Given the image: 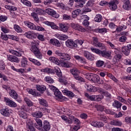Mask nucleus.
I'll return each instance as SVG.
<instances>
[{
    "label": "nucleus",
    "mask_w": 131,
    "mask_h": 131,
    "mask_svg": "<svg viewBox=\"0 0 131 131\" xmlns=\"http://www.w3.org/2000/svg\"><path fill=\"white\" fill-rule=\"evenodd\" d=\"M83 55L88 60H90V61H94L95 60V57L93 56V54L89 51H84Z\"/></svg>",
    "instance_id": "412c9836"
},
{
    "label": "nucleus",
    "mask_w": 131,
    "mask_h": 131,
    "mask_svg": "<svg viewBox=\"0 0 131 131\" xmlns=\"http://www.w3.org/2000/svg\"><path fill=\"white\" fill-rule=\"evenodd\" d=\"M95 107L98 111H103L104 110V106L103 105L96 104L95 105Z\"/></svg>",
    "instance_id": "052dcab7"
},
{
    "label": "nucleus",
    "mask_w": 131,
    "mask_h": 131,
    "mask_svg": "<svg viewBox=\"0 0 131 131\" xmlns=\"http://www.w3.org/2000/svg\"><path fill=\"white\" fill-rule=\"evenodd\" d=\"M54 71L58 77H62V72H61V70L58 67H54Z\"/></svg>",
    "instance_id": "37998d69"
},
{
    "label": "nucleus",
    "mask_w": 131,
    "mask_h": 131,
    "mask_svg": "<svg viewBox=\"0 0 131 131\" xmlns=\"http://www.w3.org/2000/svg\"><path fill=\"white\" fill-rule=\"evenodd\" d=\"M60 65L62 67H65L66 68H71V67H73V64L70 62H62L60 63Z\"/></svg>",
    "instance_id": "f704fd0d"
},
{
    "label": "nucleus",
    "mask_w": 131,
    "mask_h": 131,
    "mask_svg": "<svg viewBox=\"0 0 131 131\" xmlns=\"http://www.w3.org/2000/svg\"><path fill=\"white\" fill-rule=\"evenodd\" d=\"M4 101L6 105H8L9 107H13V108H16V107H17V104L13 101L11 100L9 98L5 97Z\"/></svg>",
    "instance_id": "2eb2a0df"
},
{
    "label": "nucleus",
    "mask_w": 131,
    "mask_h": 131,
    "mask_svg": "<svg viewBox=\"0 0 131 131\" xmlns=\"http://www.w3.org/2000/svg\"><path fill=\"white\" fill-rule=\"evenodd\" d=\"M80 12L81 10L79 9L74 10L72 13V18H76V17L79 15V13H80Z\"/></svg>",
    "instance_id": "79ce46f5"
},
{
    "label": "nucleus",
    "mask_w": 131,
    "mask_h": 131,
    "mask_svg": "<svg viewBox=\"0 0 131 131\" xmlns=\"http://www.w3.org/2000/svg\"><path fill=\"white\" fill-rule=\"evenodd\" d=\"M45 24L48 26H51L52 29H59V27L56 25L54 23L46 21L45 22Z\"/></svg>",
    "instance_id": "4c0bfd02"
},
{
    "label": "nucleus",
    "mask_w": 131,
    "mask_h": 131,
    "mask_svg": "<svg viewBox=\"0 0 131 131\" xmlns=\"http://www.w3.org/2000/svg\"><path fill=\"white\" fill-rule=\"evenodd\" d=\"M122 52L125 56H128L129 53H130V50H129L127 46H123L122 47Z\"/></svg>",
    "instance_id": "2f4dec72"
},
{
    "label": "nucleus",
    "mask_w": 131,
    "mask_h": 131,
    "mask_svg": "<svg viewBox=\"0 0 131 131\" xmlns=\"http://www.w3.org/2000/svg\"><path fill=\"white\" fill-rule=\"evenodd\" d=\"M36 89L37 91H38L40 92V93H43L46 90H47V87L43 85H36Z\"/></svg>",
    "instance_id": "7c9ffc66"
},
{
    "label": "nucleus",
    "mask_w": 131,
    "mask_h": 131,
    "mask_svg": "<svg viewBox=\"0 0 131 131\" xmlns=\"http://www.w3.org/2000/svg\"><path fill=\"white\" fill-rule=\"evenodd\" d=\"M36 37L40 41H45L46 40V38H45V36H43V35H42V34H39L37 33Z\"/></svg>",
    "instance_id": "864d4df0"
},
{
    "label": "nucleus",
    "mask_w": 131,
    "mask_h": 131,
    "mask_svg": "<svg viewBox=\"0 0 131 131\" xmlns=\"http://www.w3.org/2000/svg\"><path fill=\"white\" fill-rule=\"evenodd\" d=\"M70 72L72 75H73L74 78L76 80H79V81H81L82 82H84V79L82 77L79 76V71L77 69H72L70 70Z\"/></svg>",
    "instance_id": "7ed1b4c3"
},
{
    "label": "nucleus",
    "mask_w": 131,
    "mask_h": 131,
    "mask_svg": "<svg viewBox=\"0 0 131 131\" xmlns=\"http://www.w3.org/2000/svg\"><path fill=\"white\" fill-rule=\"evenodd\" d=\"M45 80L46 82H48V83H53L54 82V80H53V79L50 76H47L45 78Z\"/></svg>",
    "instance_id": "13d9d810"
},
{
    "label": "nucleus",
    "mask_w": 131,
    "mask_h": 131,
    "mask_svg": "<svg viewBox=\"0 0 131 131\" xmlns=\"http://www.w3.org/2000/svg\"><path fill=\"white\" fill-rule=\"evenodd\" d=\"M74 58H75L76 60H77L79 61V62H80V63H82V64H86V60L84 58L82 57H80L78 55H75L74 56Z\"/></svg>",
    "instance_id": "c756f323"
},
{
    "label": "nucleus",
    "mask_w": 131,
    "mask_h": 131,
    "mask_svg": "<svg viewBox=\"0 0 131 131\" xmlns=\"http://www.w3.org/2000/svg\"><path fill=\"white\" fill-rule=\"evenodd\" d=\"M24 101L25 102L28 107H32L34 106V103L28 98V97H24Z\"/></svg>",
    "instance_id": "72a5a7b5"
},
{
    "label": "nucleus",
    "mask_w": 131,
    "mask_h": 131,
    "mask_svg": "<svg viewBox=\"0 0 131 131\" xmlns=\"http://www.w3.org/2000/svg\"><path fill=\"white\" fill-rule=\"evenodd\" d=\"M125 29H126V26L122 25L116 29V31H117V32H120V31H122V30H124Z\"/></svg>",
    "instance_id": "5fc2aeb1"
},
{
    "label": "nucleus",
    "mask_w": 131,
    "mask_h": 131,
    "mask_svg": "<svg viewBox=\"0 0 131 131\" xmlns=\"http://www.w3.org/2000/svg\"><path fill=\"white\" fill-rule=\"evenodd\" d=\"M49 60L50 62L54 63V64H56V65H60V61H59V59L55 57H49Z\"/></svg>",
    "instance_id": "c9c22d12"
},
{
    "label": "nucleus",
    "mask_w": 131,
    "mask_h": 131,
    "mask_svg": "<svg viewBox=\"0 0 131 131\" xmlns=\"http://www.w3.org/2000/svg\"><path fill=\"white\" fill-rule=\"evenodd\" d=\"M85 97L88 98L90 101H94L95 102H99V101H101L103 98V96L101 95H90L89 94L86 93L85 94Z\"/></svg>",
    "instance_id": "423d86ee"
},
{
    "label": "nucleus",
    "mask_w": 131,
    "mask_h": 131,
    "mask_svg": "<svg viewBox=\"0 0 131 131\" xmlns=\"http://www.w3.org/2000/svg\"><path fill=\"white\" fill-rule=\"evenodd\" d=\"M35 30H37L38 31H45V28L42 27L37 26L36 27Z\"/></svg>",
    "instance_id": "774afa93"
},
{
    "label": "nucleus",
    "mask_w": 131,
    "mask_h": 131,
    "mask_svg": "<svg viewBox=\"0 0 131 131\" xmlns=\"http://www.w3.org/2000/svg\"><path fill=\"white\" fill-rule=\"evenodd\" d=\"M14 29L15 30V31L16 32H17L18 33H21L23 31V30H22L21 27H20V26H19L17 25H14Z\"/></svg>",
    "instance_id": "c03bdc74"
},
{
    "label": "nucleus",
    "mask_w": 131,
    "mask_h": 131,
    "mask_svg": "<svg viewBox=\"0 0 131 131\" xmlns=\"http://www.w3.org/2000/svg\"><path fill=\"white\" fill-rule=\"evenodd\" d=\"M51 129V125L50 124V122L48 121H43V125L40 128V131H49Z\"/></svg>",
    "instance_id": "dca6fc26"
},
{
    "label": "nucleus",
    "mask_w": 131,
    "mask_h": 131,
    "mask_svg": "<svg viewBox=\"0 0 131 131\" xmlns=\"http://www.w3.org/2000/svg\"><path fill=\"white\" fill-rule=\"evenodd\" d=\"M41 72H46V73H48V74H55V70L49 68L41 69Z\"/></svg>",
    "instance_id": "cd10ccee"
},
{
    "label": "nucleus",
    "mask_w": 131,
    "mask_h": 131,
    "mask_svg": "<svg viewBox=\"0 0 131 131\" xmlns=\"http://www.w3.org/2000/svg\"><path fill=\"white\" fill-rule=\"evenodd\" d=\"M70 26L71 27H72V28H73V29H74L75 30H77L78 31H80V32H85V31H86V30H85L84 28L74 23H72L70 24Z\"/></svg>",
    "instance_id": "1a4fd4ad"
},
{
    "label": "nucleus",
    "mask_w": 131,
    "mask_h": 131,
    "mask_svg": "<svg viewBox=\"0 0 131 131\" xmlns=\"http://www.w3.org/2000/svg\"><path fill=\"white\" fill-rule=\"evenodd\" d=\"M50 43H52V45H53V46H55L56 47H61V43H60V41L57 39H50Z\"/></svg>",
    "instance_id": "c85d7f7f"
},
{
    "label": "nucleus",
    "mask_w": 131,
    "mask_h": 131,
    "mask_svg": "<svg viewBox=\"0 0 131 131\" xmlns=\"http://www.w3.org/2000/svg\"><path fill=\"white\" fill-rule=\"evenodd\" d=\"M1 30L4 32V33H9L10 32V30L7 27L1 26Z\"/></svg>",
    "instance_id": "4d7b16f0"
},
{
    "label": "nucleus",
    "mask_w": 131,
    "mask_h": 131,
    "mask_svg": "<svg viewBox=\"0 0 131 131\" xmlns=\"http://www.w3.org/2000/svg\"><path fill=\"white\" fill-rule=\"evenodd\" d=\"M55 55L59 57L62 60L69 61L71 59V56L67 53H62L59 50L55 51Z\"/></svg>",
    "instance_id": "39448f33"
},
{
    "label": "nucleus",
    "mask_w": 131,
    "mask_h": 131,
    "mask_svg": "<svg viewBox=\"0 0 131 131\" xmlns=\"http://www.w3.org/2000/svg\"><path fill=\"white\" fill-rule=\"evenodd\" d=\"M31 115L33 117H35V118H41L43 114L41 112L36 111L35 112L32 113Z\"/></svg>",
    "instance_id": "bb28decb"
},
{
    "label": "nucleus",
    "mask_w": 131,
    "mask_h": 131,
    "mask_svg": "<svg viewBox=\"0 0 131 131\" xmlns=\"http://www.w3.org/2000/svg\"><path fill=\"white\" fill-rule=\"evenodd\" d=\"M62 93L63 94H64V95L68 96V97H71V98H73V97L75 96L74 94L72 92L69 91L67 89H64L63 90Z\"/></svg>",
    "instance_id": "e433bc0d"
},
{
    "label": "nucleus",
    "mask_w": 131,
    "mask_h": 131,
    "mask_svg": "<svg viewBox=\"0 0 131 131\" xmlns=\"http://www.w3.org/2000/svg\"><path fill=\"white\" fill-rule=\"evenodd\" d=\"M126 41V37L125 36H122L119 38V41L120 42H125Z\"/></svg>",
    "instance_id": "0e129e2a"
},
{
    "label": "nucleus",
    "mask_w": 131,
    "mask_h": 131,
    "mask_svg": "<svg viewBox=\"0 0 131 131\" xmlns=\"http://www.w3.org/2000/svg\"><path fill=\"white\" fill-rule=\"evenodd\" d=\"M9 94L12 99H14V100L18 99V94H17V92L15 90L11 89L9 91Z\"/></svg>",
    "instance_id": "b1692460"
},
{
    "label": "nucleus",
    "mask_w": 131,
    "mask_h": 131,
    "mask_svg": "<svg viewBox=\"0 0 131 131\" xmlns=\"http://www.w3.org/2000/svg\"><path fill=\"white\" fill-rule=\"evenodd\" d=\"M94 46L95 47H98V48H99L101 50H105L106 49L105 45L100 42H97V43H95V45Z\"/></svg>",
    "instance_id": "a18cd8bd"
},
{
    "label": "nucleus",
    "mask_w": 131,
    "mask_h": 131,
    "mask_svg": "<svg viewBox=\"0 0 131 131\" xmlns=\"http://www.w3.org/2000/svg\"><path fill=\"white\" fill-rule=\"evenodd\" d=\"M55 37H57L60 40H66L67 38H68V36L65 34H60L59 33H57L55 34Z\"/></svg>",
    "instance_id": "393cba45"
},
{
    "label": "nucleus",
    "mask_w": 131,
    "mask_h": 131,
    "mask_svg": "<svg viewBox=\"0 0 131 131\" xmlns=\"http://www.w3.org/2000/svg\"><path fill=\"white\" fill-rule=\"evenodd\" d=\"M91 51H92L93 53H95V54H97V55L101 56V57L105 58L106 59H111L112 58V56H111L112 52L111 51H107L106 50L101 51L94 47L91 48Z\"/></svg>",
    "instance_id": "f257e3e1"
},
{
    "label": "nucleus",
    "mask_w": 131,
    "mask_h": 131,
    "mask_svg": "<svg viewBox=\"0 0 131 131\" xmlns=\"http://www.w3.org/2000/svg\"><path fill=\"white\" fill-rule=\"evenodd\" d=\"M19 115L20 117L23 118L24 119H27L28 118V115L25 112L21 111L19 113Z\"/></svg>",
    "instance_id": "de8ad7c7"
},
{
    "label": "nucleus",
    "mask_w": 131,
    "mask_h": 131,
    "mask_svg": "<svg viewBox=\"0 0 131 131\" xmlns=\"http://www.w3.org/2000/svg\"><path fill=\"white\" fill-rule=\"evenodd\" d=\"M117 100L120 101V102H122V103H124V104H127V101L120 96L117 97Z\"/></svg>",
    "instance_id": "e2e57ef3"
},
{
    "label": "nucleus",
    "mask_w": 131,
    "mask_h": 131,
    "mask_svg": "<svg viewBox=\"0 0 131 131\" xmlns=\"http://www.w3.org/2000/svg\"><path fill=\"white\" fill-rule=\"evenodd\" d=\"M95 22L100 23L102 21V15L101 14H97L94 18Z\"/></svg>",
    "instance_id": "09e8293b"
},
{
    "label": "nucleus",
    "mask_w": 131,
    "mask_h": 131,
    "mask_svg": "<svg viewBox=\"0 0 131 131\" xmlns=\"http://www.w3.org/2000/svg\"><path fill=\"white\" fill-rule=\"evenodd\" d=\"M54 95L55 96L56 100H61L63 99V96H62V93L59 91V90H57L55 92H54Z\"/></svg>",
    "instance_id": "a878e982"
},
{
    "label": "nucleus",
    "mask_w": 131,
    "mask_h": 131,
    "mask_svg": "<svg viewBox=\"0 0 131 131\" xmlns=\"http://www.w3.org/2000/svg\"><path fill=\"white\" fill-rule=\"evenodd\" d=\"M6 9L9 11H17V7L13 6L6 5L5 6Z\"/></svg>",
    "instance_id": "8fccbe9b"
},
{
    "label": "nucleus",
    "mask_w": 131,
    "mask_h": 131,
    "mask_svg": "<svg viewBox=\"0 0 131 131\" xmlns=\"http://www.w3.org/2000/svg\"><path fill=\"white\" fill-rule=\"evenodd\" d=\"M84 77L89 80L92 81V82H99V80H100V78L98 76H94L93 74L90 73L85 74Z\"/></svg>",
    "instance_id": "0eeeda50"
},
{
    "label": "nucleus",
    "mask_w": 131,
    "mask_h": 131,
    "mask_svg": "<svg viewBox=\"0 0 131 131\" xmlns=\"http://www.w3.org/2000/svg\"><path fill=\"white\" fill-rule=\"evenodd\" d=\"M66 45L69 48H77V44L75 43L73 40L68 39L66 42Z\"/></svg>",
    "instance_id": "aec40b11"
},
{
    "label": "nucleus",
    "mask_w": 131,
    "mask_h": 131,
    "mask_svg": "<svg viewBox=\"0 0 131 131\" xmlns=\"http://www.w3.org/2000/svg\"><path fill=\"white\" fill-rule=\"evenodd\" d=\"M24 35L27 38H29L30 39H33V38H36V36H37V33L33 31H29L25 33Z\"/></svg>",
    "instance_id": "ddd939ff"
},
{
    "label": "nucleus",
    "mask_w": 131,
    "mask_h": 131,
    "mask_svg": "<svg viewBox=\"0 0 131 131\" xmlns=\"http://www.w3.org/2000/svg\"><path fill=\"white\" fill-rule=\"evenodd\" d=\"M35 12L31 13V16L33 17L34 21L37 23L39 22V19L38 18V16H37V14L38 15H43L45 14V11L40 8H36L35 9Z\"/></svg>",
    "instance_id": "f03ea898"
},
{
    "label": "nucleus",
    "mask_w": 131,
    "mask_h": 131,
    "mask_svg": "<svg viewBox=\"0 0 131 131\" xmlns=\"http://www.w3.org/2000/svg\"><path fill=\"white\" fill-rule=\"evenodd\" d=\"M111 124L113 125H116L117 126H121L122 124V123L119 121L113 120L111 122Z\"/></svg>",
    "instance_id": "603ef678"
},
{
    "label": "nucleus",
    "mask_w": 131,
    "mask_h": 131,
    "mask_svg": "<svg viewBox=\"0 0 131 131\" xmlns=\"http://www.w3.org/2000/svg\"><path fill=\"white\" fill-rule=\"evenodd\" d=\"M9 52L10 54L16 56V57H21L22 54H24V51L20 48H17L16 50L13 49H9Z\"/></svg>",
    "instance_id": "6e6552de"
},
{
    "label": "nucleus",
    "mask_w": 131,
    "mask_h": 131,
    "mask_svg": "<svg viewBox=\"0 0 131 131\" xmlns=\"http://www.w3.org/2000/svg\"><path fill=\"white\" fill-rule=\"evenodd\" d=\"M7 60L10 62H14V63H19L20 62V59L14 55H7Z\"/></svg>",
    "instance_id": "6ab92c4d"
},
{
    "label": "nucleus",
    "mask_w": 131,
    "mask_h": 131,
    "mask_svg": "<svg viewBox=\"0 0 131 131\" xmlns=\"http://www.w3.org/2000/svg\"><path fill=\"white\" fill-rule=\"evenodd\" d=\"M1 114L2 115H3V116H5V117H10L11 115L13 114V110L9 108H2L0 111Z\"/></svg>",
    "instance_id": "9d476101"
},
{
    "label": "nucleus",
    "mask_w": 131,
    "mask_h": 131,
    "mask_svg": "<svg viewBox=\"0 0 131 131\" xmlns=\"http://www.w3.org/2000/svg\"><path fill=\"white\" fill-rule=\"evenodd\" d=\"M62 111L64 112L65 114L68 115V116H70V115L72 114V112H71V111L68 108H62Z\"/></svg>",
    "instance_id": "3c124183"
},
{
    "label": "nucleus",
    "mask_w": 131,
    "mask_h": 131,
    "mask_svg": "<svg viewBox=\"0 0 131 131\" xmlns=\"http://www.w3.org/2000/svg\"><path fill=\"white\" fill-rule=\"evenodd\" d=\"M34 120L36 122V123L34 124L35 127H36L37 129L40 130V128H41V127L42 126V121L39 118H35L34 119Z\"/></svg>",
    "instance_id": "a211bd4d"
},
{
    "label": "nucleus",
    "mask_w": 131,
    "mask_h": 131,
    "mask_svg": "<svg viewBox=\"0 0 131 131\" xmlns=\"http://www.w3.org/2000/svg\"><path fill=\"white\" fill-rule=\"evenodd\" d=\"M27 127L28 128V131H35L34 127H33V126H32V123H31L30 124V125H29V124H28Z\"/></svg>",
    "instance_id": "680f3d73"
},
{
    "label": "nucleus",
    "mask_w": 131,
    "mask_h": 131,
    "mask_svg": "<svg viewBox=\"0 0 131 131\" xmlns=\"http://www.w3.org/2000/svg\"><path fill=\"white\" fill-rule=\"evenodd\" d=\"M40 110L42 111L43 113H50V112H51L50 109L48 108L47 107L40 108Z\"/></svg>",
    "instance_id": "69168bd1"
},
{
    "label": "nucleus",
    "mask_w": 131,
    "mask_h": 131,
    "mask_svg": "<svg viewBox=\"0 0 131 131\" xmlns=\"http://www.w3.org/2000/svg\"><path fill=\"white\" fill-rule=\"evenodd\" d=\"M121 105V103L119 102V101L117 100H115L112 103V106H114V108H117V109H120Z\"/></svg>",
    "instance_id": "ea45409f"
},
{
    "label": "nucleus",
    "mask_w": 131,
    "mask_h": 131,
    "mask_svg": "<svg viewBox=\"0 0 131 131\" xmlns=\"http://www.w3.org/2000/svg\"><path fill=\"white\" fill-rule=\"evenodd\" d=\"M45 12L47 14H48V15L54 17V18H59V17H60V15L58 14V13H57V12L53 9H47L45 10Z\"/></svg>",
    "instance_id": "f8f14e48"
},
{
    "label": "nucleus",
    "mask_w": 131,
    "mask_h": 131,
    "mask_svg": "<svg viewBox=\"0 0 131 131\" xmlns=\"http://www.w3.org/2000/svg\"><path fill=\"white\" fill-rule=\"evenodd\" d=\"M39 104L41 106H43L44 107H49V104H48V101L43 98H39L38 99Z\"/></svg>",
    "instance_id": "473e14b6"
},
{
    "label": "nucleus",
    "mask_w": 131,
    "mask_h": 131,
    "mask_svg": "<svg viewBox=\"0 0 131 131\" xmlns=\"http://www.w3.org/2000/svg\"><path fill=\"white\" fill-rule=\"evenodd\" d=\"M28 60H30V62H32V63H33L35 65H37V66H41V63H40V62H39V61H38L35 59L29 57Z\"/></svg>",
    "instance_id": "58836bf2"
},
{
    "label": "nucleus",
    "mask_w": 131,
    "mask_h": 131,
    "mask_svg": "<svg viewBox=\"0 0 131 131\" xmlns=\"http://www.w3.org/2000/svg\"><path fill=\"white\" fill-rule=\"evenodd\" d=\"M20 64H21V67H22L23 68L27 67L28 65V60L27 59V58L24 56H23L22 58H21Z\"/></svg>",
    "instance_id": "4be33fe9"
},
{
    "label": "nucleus",
    "mask_w": 131,
    "mask_h": 131,
    "mask_svg": "<svg viewBox=\"0 0 131 131\" xmlns=\"http://www.w3.org/2000/svg\"><path fill=\"white\" fill-rule=\"evenodd\" d=\"M59 29L60 31H62V32L66 33L69 30V26L66 24L59 23Z\"/></svg>",
    "instance_id": "f3484780"
},
{
    "label": "nucleus",
    "mask_w": 131,
    "mask_h": 131,
    "mask_svg": "<svg viewBox=\"0 0 131 131\" xmlns=\"http://www.w3.org/2000/svg\"><path fill=\"white\" fill-rule=\"evenodd\" d=\"M20 2L24 6H26V7H31L32 6L31 5V2L30 1H28V0H20Z\"/></svg>",
    "instance_id": "49530a36"
},
{
    "label": "nucleus",
    "mask_w": 131,
    "mask_h": 131,
    "mask_svg": "<svg viewBox=\"0 0 131 131\" xmlns=\"http://www.w3.org/2000/svg\"><path fill=\"white\" fill-rule=\"evenodd\" d=\"M86 89L88 91H89V92H92V93L97 92V88L95 86H93L92 85H87Z\"/></svg>",
    "instance_id": "a19ab883"
},
{
    "label": "nucleus",
    "mask_w": 131,
    "mask_h": 131,
    "mask_svg": "<svg viewBox=\"0 0 131 131\" xmlns=\"http://www.w3.org/2000/svg\"><path fill=\"white\" fill-rule=\"evenodd\" d=\"M38 46H39V41L36 40L31 42V47H38Z\"/></svg>",
    "instance_id": "bf43d9fd"
},
{
    "label": "nucleus",
    "mask_w": 131,
    "mask_h": 131,
    "mask_svg": "<svg viewBox=\"0 0 131 131\" xmlns=\"http://www.w3.org/2000/svg\"><path fill=\"white\" fill-rule=\"evenodd\" d=\"M80 128V125H75L72 129V131H77Z\"/></svg>",
    "instance_id": "338daca9"
},
{
    "label": "nucleus",
    "mask_w": 131,
    "mask_h": 131,
    "mask_svg": "<svg viewBox=\"0 0 131 131\" xmlns=\"http://www.w3.org/2000/svg\"><path fill=\"white\" fill-rule=\"evenodd\" d=\"M30 50L31 51V52H32V53H33L36 58H37V59H39L40 60H41L42 58V54H41L40 50H39V49L37 48V47H31Z\"/></svg>",
    "instance_id": "20e7f679"
},
{
    "label": "nucleus",
    "mask_w": 131,
    "mask_h": 131,
    "mask_svg": "<svg viewBox=\"0 0 131 131\" xmlns=\"http://www.w3.org/2000/svg\"><path fill=\"white\" fill-rule=\"evenodd\" d=\"M99 74L100 76H101V77H105L106 75L108 77H110L111 79H112V80H113V81H114L115 82H118V80H117L113 75L106 72H100L99 73Z\"/></svg>",
    "instance_id": "9b49d317"
},
{
    "label": "nucleus",
    "mask_w": 131,
    "mask_h": 131,
    "mask_svg": "<svg viewBox=\"0 0 131 131\" xmlns=\"http://www.w3.org/2000/svg\"><path fill=\"white\" fill-rule=\"evenodd\" d=\"M24 24L32 30H35V29L36 28V26L31 22L25 21H24Z\"/></svg>",
    "instance_id": "5701e85b"
},
{
    "label": "nucleus",
    "mask_w": 131,
    "mask_h": 131,
    "mask_svg": "<svg viewBox=\"0 0 131 131\" xmlns=\"http://www.w3.org/2000/svg\"><path fill=\"white\" fill-rule=\"evenodd\" d=\"M118 4V1L117 0L111 1L108 3V7L112 11H115L117 9V5Z\"/></svg>",
    "instance_id": "4468645a"
},
{
    "label": "nucleus",
    "mask_w": 131,
    "mask_h": 131,
    "mask_svg": "<svg viewBox=\"0 0 131 131\" xmlns=\"http://www.w3.org/2000/svg\"><path fill=\"white\" fill-rule=\"evenodd\" d=\"M96 67H99L101 68L102 66H104V61L103 60H98L96 62Z\"/></svg>",
    "instance_id": "6e6d98bb"
}]
</instances>
